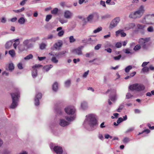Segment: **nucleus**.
<instances>
[{
  "label": "nucleus",
  "instance_id": "1",
  "mask_svg": "<svg viewBox=\"0 0 154 154\" xmlns=\"http://www.w3.org/2000/svg\"><path fill=\"white\" fill-rule=\"evenodd\" d=\"M12 99V103L10 107L11 109H14L17 105V102L20 97V93L18 89L16 88L14 92L10 94Z\"/></svg>",
  "mask_w": 154,
  "mask_h": 154
},
{
  "label": "nucleus",
  "instance_id": "2",
  "mask_svg": "<svg viewBox=\"0 0 154 154\" xmlns=\"http://www.w3.org/2000/svg\"><path fill=\"white\" fill-rule=\"evenodd\" d=\"M144 11V7L141 6L138 10L134 12L131 13L129 17L131 18L136 19L140 17L143 14Z\"/></svg>",
  "mask_w": 154,
  "mask_h": 154
},
{
  "label": "nucleus",
  "instance_id": "3",
  "mask_svg": "<svg viewBox=\"0 0 154 154\" xmlns=\"http://www.w3.org/2000/svg\"><path fill=\"white\" fill-rule=\"evenodd\" d=\"M150 40V38L149 37L140 38L139 40L138 43L143 49L146 50L150 45L149 43Z\"/></svg>",
  "mask_w": 154,
  "mask_h": 154
},
{
  "label": "nucleus",
  "instance_id": "4",
  "mask_svg": "<svg viewBox=\"0 0 154 154\" xmlns=\"http://www.w3.org/2000/svg\"><path fill=\"white\" fill-rule=\"evenodd\" d=\"M86 119L88 122L89 125L91 127H93L97 124V121L94 115L91 114L86 116Z\"/></svg>",
  "mask_w": 154,
  "mask_h": 154
},
{
  "label": "nucleus",
  "instance_id": "5",
  "mask_svg": "<svg viewBox=\"0 0 154 154\" xmlns=\"http://www.w3.org/2000/svg\"><path fill=\"white\" fill-rule=\"evenodd\" d=\"M42 66V65L37 64L32 66L33 70L32 71V75L33 78H35L37 75V71L36 68Z\"/></svg>",
  "mask_w": 154,
  "mask_h": 154
},
{
  "label": "nucleus",
  "instance_id": "6",
  "mask_svg": "<svg viewBox=\"0 0 154 154\" xmlns=\"http://www.w3.org/2000/svg\"><path fill=\"white\" fill-rule=\"evenodd\" d=\"M120 21L119 17H116L110 23L109 26V28L112 29L116 27Z\"/></svg>",
  "mask_w": 154,
  "mask_h": 154
},
{
  "label": "nucleus",
  "instance_id": "7",
  "mask_svg": "<svg viewBox=\"0 0 154 154\" xmlns=\"http://www.w3.org/2000/svg\"><path fill=\"white\" fill-rule=\"evenodd\" d=\"M65 111L67 114L69 115H72L74 113L75 109L74 107L69 106L65 108Z\"/></svg>",
  "mask_w": 154,
  "mask_h": 154
},
{
  "label": "nucleus",
  "instance_id": "8",
  "mask_svg": "<svg viewBox=\"0 0 154 154\" xmlns=\"http://www.w3.org/2000/svg\"><path fill=\"white\" fill-rule=\"evenodd\" d=\"M30 41V39H26L23 42V45L27 50L32 48L33 47L32 44H29Z\"/></svg>",
  "mask_w": 154,
  "mask_h": 154
},
{
  "label": "nucleus",
  "instance_id": "9",
  "mask_svg": "<svg viewBox=\"0 0 154 154\" xmlns=\"http://www.w3.org/2000/svg\"><path fill=\"white\" fill-rule=\"evenodd\" d=\"M42 94L41 93L38 92L36 94L35 99V104L36 106L39 105V99H40L42 98Z\"/></svg>",
  "mask_w": 154,
  "mask_h": 154
},
{
  "label": "nucleus",
  "instance_id": "10",
  "mask_svg": "<svg viewBox=\"0 0 154 154\" xmlns=\"http://www.w3.org/2000/svg\"><path fill=\"white\" fill-rule=\"evenodd\" d=\"M53 149L55 152L57 154H62L63 153L62 147L60 146H55L53 148Z\"/></svg>",
  "mask_w": 154,
  "mask_h": 154
},
{
  "label": "nucleus",
  "instance_id": "11",
  "mask_svg": "<svg viewBox=\"0 0 154 154\" xmlns=\"http://www.w3.org/2000/svg\"><path fill=\"white\" fill-rule=\"evenodd\" d=\"M63 45L62 41L61 40L55 43L53 45L54 48L56 50H59Z\"/></svg>",
  "mask_w": 154,
  "mask_h": 154
},
{
  "label": "nucleus",
  "instance_id": "12",
  "mask_svg": "<svg viewBox=\"0 0 154 154\" xmlns=\"http://www.w3.org/2000/svg\"><path fill=\"white\" fill-rule=\"evenodd\" d=\"M72 16V13L68 10L66 11L64 13V17L67 19L71 18Z\"/></svg>",
  "mask_w": 154,
  "mask_h": 154
},
{
  "label": "nucleus",
  "instance_id": "13",
  "mask_svg": "<svg viewBox=\"0 0 154 154\" xmlns=\"http://www.w3.org/2000/svg\"><path fill=\"white\" fill-rule=\"evenodd\" d=\"M83 48L82 46L79 47L77 48L74 50L73 51V52L79 55H82V50Z\"/></svg>",
  "mask_w": 154,
  "mask_h": 154
},
{
  "label": "nucleus",
  "instance_id": "14",
  "mask_svg": "<svg viewBox=\"0 0 154 154\" xmlns=\"http://www.w3.org/2000/svg\"><path fill=\"white\" fill-rule=\"evenodd\" d=\"M137 91H139L143 90L145 89V86L141 84L137 83Z\"/></svg>",
  "mask_w": 154,
  "mask_h": 154
},
{
  "label": "nucleus",
  "instance_id": "15",
  "mask_svg": "<svg viewBox=\"0 0 154 154\" xmlns=\"http://www.w3.org/2000/svg\"><path fill=\"white\" fill-rule=\"evenodd\" d=\"M69 123L66 121L64 119H61L60 120V126L63 127H65L69 124Z\"/></svg>",
  "mask_w": 154,
  "mask_h": 154
},
{
  "label": "nucleus",
  "instance_id": "16",
  "mask_svg": "<svg viewBox=\"0 0 154 154\" xmlns=\"http://www.w3.org/2000/svg\"><path fill=\"white\" fill-rule=\"evenodd\" d=\"M137 83H135L133 85H131L129 86V88L131 91L135 90L137 91Z\"/></svg>",
  "mask_w": 154,
  "mask_h": 154
},
{
  "label": "nucleus",
  "instance_id": "17",
  "mask_svg": "<svg viewBox=\"0 0 154 154\" xmlns=\"http://www.w3.org/2000/svg\"><path fill=\"white\" fill-rule=\"evenodd\" d=\"M128 26L125 28V30H128L130 29L134 28L135 26L134 23H132L129 24L128 25Z\"/></svg>",
  "mask_w": 154,
  "mask_h": 154
},
{
  "label": "nucleus",
  "instance_id": "18",
  "mask_svg": "<svg viewBox=\"0 0 154 154\" xmlns=\"http://www.w3.org/2000/svg\"><path fill=\"white\" fill-rule=\"evenodd\" d=\"M18 48L20 52H23L25 51H27V50L26 48L24 45H20L18 46Z\"/></svg>",
  "mask_w": 154,
  "mask_h": 154
},
{
  "label": "nucleus",
  "instance_id": "19",
  "mask_svg": "<svg viewBox=\"0 0 154 154\" xmlns=\"http://www.w3.org/2000/svg\"><path fill=\"white\" fill-rule=\"evenodd\" d=\"M136 26L138 29L141 30H143L146 27V26L145 25L139 24H137Z\"/></svg>",
  "mask_w": 154,
  "mask_h": 154
},
{
  "label": "nucleus",
  "instance_id": "20",
  "mask_svg": "<svg viewBox=\"0 0 154 154\" xmlns=\"http://www.w3.org/2000/svg\"><path fill=\"white\" fill-rule=\"evenodd\" d=\"M58 88V84L57 82H55L52 85V89L54 91H56Z\"/></svg>",
  "mask_w": 154,
  "mask_h": 154
},
{
  "label": "nucleus",
  "instance_id": "21",
  "mask_svg": "<svg viewBox=\"0 0 154 154\" xmlns=\"http://www.w3.org/2000/svg\"><path fill=\"white\" fill-rule=\"evenodd\" d=\"M14 43L13 44V46L15 49H16L17 47L19 44L20 42L18 39H16Z\"/></svg>",
  "mask_w": 154,
  "mask_h": 154
},
{
  "label": "nucleus",
  "instance_id": "22",
  "mask_svg": "<svg viewBox=\"0 0 154 154\" xmlns=\"http://www.w3.org/2000/svg\"><path fill=\"white\" fill-rule=\"evenodd\" d=\"M18 21L20 24H22L25 23V20L23 17H21L19 19Z\"/></svg>",
  "mask_w": 154,
  "mask_h": 154
},
{
  "label": "nucleus",
  "instance_id": "23",
  "mask_svg": "<svg viewBox=\"0 0 154 154\" xmlns=\"http://www.w3.org/2000/svg\"><path fill=\"white\" fill-rule=\"evenodd\" d=\"M12 43L11 42H7L5 45V47L6 48L8 49L11 46Z\"/></svg>",
  "mask_w": 154,
  "mask_h": 154
},
{
  "label": "nucleus",
  "instance_id": "24",
  "mask_svg": "<svg viewBox=\"0 0 154 154\" xmlns=\"http://www.w3.org/2000/svg\"><path fill=\"white\" fill-rule=\"evenodd\" d=\"M111 17L110 15L109 14H106L105 15L102 16L101 17V18L102 19H105L107 18H109Z\"/></svg>",
  "mask_w": 154,
  "mask_h": 154
},
{
  "label": "nucleus",
  "instance_id": "25",
  "mask_svg": "<svg viewBox=\"0 0 154 154\" xmlns=\"http://www.w3.org/2000/svg\"><path fill=\"white\" fill-rule=\"evenodd\" d=\"M141 46L140 44L137 45L135 46L133 48V50L135 51H137L141 48Z\"/></svg>",
  "mask_w": 154,
  "mask_h": 154
},
{
  "label": "nucleus",
  "instance_id": "26",
  "mask_svg": "<svg viewBox=\"0 0 154 154\" xmlns=\"http://www.w3.org/2000/svg\"><path fill=\"white\" fill-rule=\"evenodd\" d=\"M33 57V55L32 54H30L25 57L24 58V59L25 60H29V59H32Z\"/></svg>",
  "mask_w": 154,
  "mask_h": 154
},
{
  "label": "nucleus",
  "instance_id": "27",
  "mask_svg": "<svg viewBox=\"0 0 154 154\" xmlns=\"http://www.w3.org/2000/svg\"><path fill=\"white\" fill-rule=\"evenodd\" d=\"M8 53L12 57H14L15 54L14 51L13 50L9 51L8 52Z\"/></svg>",
  "mask_w": 154,
  "mask_h": 154
},
{
  "label": "nucleus",
  "instance_id": "28",
  "mask_svg": "<svg viewBox=\"0 0 154 154\" xmlns=\"http://www.w3.org/2000/svg\"><path fill=\"white\" fill-rule=\"evenodd\" d=\"M53 66L52 65H48L44 67V68L46 70V71H48L50 69L52 68Z\"/></svg>",
  "mask_w": 154,
  "mask_h": 154
},
{
  "label": "nucleus",
  "instance_id": "29",
  "mask_svg": "<svg viewBox=\"0 0 154 154\" xmlns=\"http://www.w3.org/2000/svg\"><path fill=\"white\" fill-rule=\"evenodd\" d=\"M132 68V66H131V65H130V66H129L127 67H126L125 68V72H128L129 71H130V69H131Z\"/></svg>",
  "mask_w": 154,
  "mask_h": 154
},
{
  "label": "nucleus",
  "instance_id": "30",
  "mask_svg": "<svg viewBox=\"0 0 154 154\" xmlns=\"http://www.w3.org/2000/svg\"><path fill=\"white\" fill-rule=\"evenodd\" d=\"M58 10L57 8H55L53 10L51 11V13L52 14H56L57 13Z\"/></svg>",
  "mask_w": 154,
  "mask_h": 154
},
{
  "label": "nucleus",
  "instance_id": "31",
  "mask_svg": "<svg viewBox=\"0 0 154 154\" xmlns=\"http://www.w3.org/2000/svg\"><path fill=\"white\" fill-rule=\"evenodd\" d=\"M8 68L10 70L12 71L14 69V66L12 63H9L8 66Z\"/></svg>",
  "mask_w": 154,
  "mask_h": 154
},
{
  "label": "nucleus",
  "instance_id": "32",
  "mask_svg": "<svg viewBox=\"0 0 154 154\" xmlns=\"http://www.w3.org/2000/svg\"><path fill=\"white\" fill-rule=\"evenodd\" d=\"M102 29V28L101 27H99L97 29L94 30L93 31V32L94 33H97L101 31Z\"/></svg>",
  "mask_w": 154,
  "mask_h": 154
},
{
  "label": "nucleus",
  "instance_id": "33",
  "mask_svg": "<svg viewBox=\"0 0 154 154\" xmlns=\"http://www.w3.org/2000/svg\"><path fill=\"white\" fill-rule=\"evenodd\" d=\"M149 68L146 66L144 67L142 69L143 72H147L149 71Z\"/></svg>",
  "mask_w": 154,
  "mask_h": 154
},
{
  "label": "nucleus",
  "instance_id": "34",
  "mask_svg": "<svg viewBox=\"0 0 154 154\" xmlns=\"http://www.w3.org/2000/svg\"><path fill=\"white\" fill-rule=\"evenodd\" d=\"M46 45L45 43H42L40 45V48L42 50H43L45 48Z\"/></svg>",
  "mask_w": 154,
  "mask_h": 154
},
{
  "label": "nucleus",
  "instance_id": "35",
  "mask_svg": "<svg viewBox=\"0 0 154 154\" xmlns=\"http://www.w3.org/2000/svg\"><path fill=\"white\" fill-rule=\"evenodd\" d=\"M94 17L93 15V14L89 15L87 17V20L88 21H91Z\"/></svg>",
  "mask_w": 154,
  "mask_h": 154
},
{
  "label": "nucleus",
  "instance_id": "36",
  "mask_svg": "<svg viewBox=\"0 0 154 154\" xmlns=\"http://www.w3.org/2000/svg\"><path fill=\"white\" fill-rule=\"evenodd\" d=\"M69 42L70 43H72L75 41V39L74 38L73 36H71L69 37Z\"/></svg>",
  "mask_w": 154,
  "mask_h": 154
},
{
  "label": "nucleus",
  "instance_id": "37",
  "mask_svg": "<svg viewBox=\"0 0 154 154\" xmlns=\"http://www.w3.org/2000/svg\"><path fill=\"white\" fill-rule=\"evenodd\" d=\"M52 16L51 15H48L46 16V18L45 19L46 21L48 22L49 20L52 18Z\"/></svg>",
  "mask_w": 154,
  "mask_h": 154
},
{
  "label": "nucleus",
  "instance_id": "38",
  "mask_svg": "<svg viewBox=\"0 0 154 154\" xmlns=\"http://www.w3.org/2000/svg\"><path fill=\"white\" fill-rule=\"evenodd\" d=\"M81 106L82 108L83 109H84L85 108L87 107V103L86 102H84L82 103Z\"/></svg>",
  "mask_w": 154,
  "mask_h": 154
},
{
  "label": "nucleus",
  "instance_id": "39",
  "mask_svg": "<svg viewBox=\"0 0 154 154\" xmlns=\"http://www.w3.org/2000/svg\"><path fill=\"white\" fill-rule=\"evenodd\" d=\"M64 32L63 30H61V31H59L58 34V35L59 37L62 36L64 34Z\"/></svg>",
  "mask_w": 154,
  "mask_h": 154
},
{
  "label": "nucleus",
  "instance_id": "40",
  "mask_svg": "<svg viewBox=\"0 0 154 154\" xmlns=\"http://www.w3.org/2000/svg\"><path fill=\"white\" fill-rule=\"evenodd\" d=\"M51 60L52 62L55 63H57L58 62V60L55 57H53L52 58Z\"/></svg>",
  "mask_w": 154,
  "mask_h": 154
},
{
  "label": "nucleus",
  "instance_id": "41",
  "mask_svg": "<svg viewBox=\"0 0 154 154\" xmlns=\"http://www.w3.org/2000/svg\"><path fill=\"white\" fill-rule=\"evenodd\" d=\"M53 35L52 34H50L48 35V37L47 38H45L43 39L44 40L49 39H51L53 38Z\"/></svg>",
  "mask_w": 154,
  "mask_h": 154
},
{
  "label": "nucleus",
  "instance_id": "42",
  "mask_svg": "<svg viewBox=\"0 0 154 154\" xmlns=\"http://www.w3.org/2000/svg\"><path fill=\"white\" fill-rule=\"evenodd\" d=\"M65 53L64 52V51H62L61 52H60L59 53H58L57 54H56L55 56L57 57H59L61 56L62 55L64 54Z\"/></svg>",
  "mask_w": 154,
  "mask_h": 154
},
{
  "label": "nucleus",
  "instance_id": "43",
  "mask_svg": "<svg viewBox=\"0 0 154 154\" xmlns=\"http://www.w3.org/2000/svg\"><path fill=\"white\" fill-rule=\"evenodd\" d=\"M147 30L149 32H152L153 31V27L152 26H150L147 28Z\"/></svg>",
  "mask_w": 154,
  "mask_h": 154
},
{
  "label": "nucleus",
  "instance_id": "44",
  "mask_svg": "<svg viewBox=\"0 0 154 154\" xmlns=\"http://www.w3.org/2000/svg\"><path fill=\"white\" fill-rule=\"evenodd\" d=\"M122 44L120 42H117L116 44V47L117 48H120L122 47Z\"/></svg>",
  "mask_w": 154,
  "mask_h": 154
},
{
  "label": "nucleus",
  "instance_id": "45",
  "mask_svg": "<svg viewBox=\"0 0 154 154\" xmlns=\"http://www.w3.org/2000/svg\"><path fill=\"white\" fill-rule=\"evenodd\" d=\"M101 45L100 44H97L96 46L94 47V49L95 50H99L101 47Z\"/></svg>",
  "mask_w": 154,
  "mask_h": 154
},
{
  "label": "nucleus",
  "instance_id": "46",
  "mask_svg": "<svg viewBox=\"0 0 154 154\" xmlns=\"http://www.w3.org/2000/svg\"><path fill=\"white\" fill-rule=\"evenodd\" d=\"M70 83L71 82L70 80L67 81L65 83V86L67 87H69L70 85Z\"/></svg>",
  "mask_w": 154,
  "mask_h": 154
},
{
  "label": "nucleus",
  "instance_id": "47",
  "mask_svg": "<svg viewBox=\"0 0 154 154\" xmlns=\"http://www.w3.org/2000/svg\"><path fill=\"white\" fill-rule=\"evenodd\" d=\"M150 132V131L148 129H146L143 131L142 132L139 133L138 134V135H139L140 134H143L144 132H146V133L147 134H148V133H149Z\"/></svg>",
  "mask_w": 154,
  "mask_h": 154
},
{
  "label": "nucleus",
  "instance_id": "48",
  "mask_svg": "<svg viewBox=\"0 0 154 154\" xmlns=\"http://www.w3.org/2000/svg\"><path fill=\"white\" fill-rule=\"evenodd\" d=\"M132 97L133 95L129 93H128L126 95V98L128 99Z\"/></svg>",
  "mask_w": 154,
  "mask_h": 154
},
{
  "label": "nucleus",
  "instance_id": "49",
  "mask_svg": "<svg viewBox=\"0 0 154 154\" xmlns=\"http://www.w3.org/2000/svg\"><path fill=\"white\" fill-rule=\"evenodd\" d=\"M129 141V139L128 137L124 138L123 140L124 143H127Z\"/></svg>",
  "mask_w": 154,
  "mask_h": 154
},
{
  "label": "nucleus",
  "instance_id": "50",
  "mask_svg": "<svg viewBox=\"0 0 154 154\" xmlns=\"http://www.w3.org/2000/svg\"><path fill=\"white\" fill-rule=\"evenodd\" d=\"M122 56L121 55H119L118 56L114 57V59L115 60H119L121 58Z\"/></svg>",
  "mask_w": 154,
  "mask_h": 154
},
{
  "label": "nucleus",
  "instance_id": "51",
  "mask_svg": "<svg viewBox=\"0 0 154 154\" xmlns=\"http://www.w3.org/2000/svg\"><path fill=\"white\" fill-rule=\"evenodd\" d=\"M17 66L19 69H23L22 64L21 63H20L18 64Z\"/></svg>",
  "mask_w": 154,
  "mask_h": 154
},
{
  "label": "nucleus",
  "instance_id": "52",
  "mask_svg": "<svg viewBox=\"0 0 154 154\" xmlns=\"http://www.w3.org/2000/svg\"><path fill=\"white\" fill-rule=\"evenodd\" d=\"M123 121V119L122 118H119L117 121V123L118 124H119L120 123L122 122Z\"/></svg>",
  "mask_w": 154,
  "mask_h": 154
},
{
  "label": "nucleus",
  "instance_id": "53",
  "mask_svg": "<svg viewBox=\"0 0 154 154\" xmlns=\"http://www.w3.org/2000/svg\"><path fill=\"white\" fill-rule=\"evenodd\" d=\"M147 126L149 128L152 130L154 129V126H151V125L150 124L148 123L147 124Z\"/></svg>",
  "mask_w": 154,
  "mask_h": 154
},
{
  "label": "nucleus",
  "instance_id": "54",
  "mask_svg": "<svg viewBox=\"0 0 154 154\" xmlns=\"http://www.w3.org/2000/svg\"><path fill=\"white\" fill-rule=\"evenodd\" d=\"M66 119L68 121H71L73 120L74 118L73 117H66Z\"/></svg>",
  "mask_w": 154,
  "mask_h": 154
},
{
  "label": "nucleus",
  "instance_id": "55",
  "mask_svg": "<svg viewBox=\"0 0 154 154\" xmlns=\"http://www.w3.org/2000/svg\"><path fill=\"white\" fill-rule=\"evenodd\" d=\"M38 60L39 61H42V60L45 59L46 58L45 57H38Z\"/></svg>",
  "mask_w": 154,
  "mask_h": 154
},
{
  "label": "nucleus",
  "instance_id": "56",
  "mask_svg": "<svg viewBox=\"0 0 154 154\" xmlns=\"http://www.w3.org/2000/svg\"><path fill=\"white\" fill-rule=\"evenodd\" d=\"M60 22L62 24H63L64 23H66L67 22V20L64 19H60Z\"/></svg>",
  "mask_w": 154,
  "mask_h": 154
},
{
  "label": "nucleus",
  "instance_id": "57",
  "mask_svg": "<svg viewBox=\"0 0 154 154\" xmlns=\"http://www.w3.org/2000/svg\"><path fill=\"white\" fill-rule=\"evenodd\" d=\"M122 30H119L116 31V36H117L119 34H120L121 31H122Z\"/></svg>",
  "mask_w": 154,
  "mask_h": 154
},
{
  "label": "nucleus",
  "instance_id": "58",
  "mask_svg": "<svg viewBox=\"0 0 154 154\" xmlns=\"http://www.w3.org/2000/svg\"><path fill=\"white\" fill-rule=\"evenodd\" d=\"M27 1V0H23L20 3V5L22 6L23 5L26 3V2Z\"/></svg>",
  "mask_w": 154,
  "mask_h": 154
},
{
  "label": "nucleus",
  "instance_id": "59",
  "mask_svg": "<svg viewBox=\"0 0 154 154\" xmlns=\"http://www.w3.org/2000/svg\"><path fill=\"white\" fill-rule=\"evenodd\" d=\"M89 72V70L85 72L83 75V77L84 78H86L87 75H88Z\"/></svg>",
  "mask_w": 154,
  "mask_h": 154
},
{
  "label": "nucleus",
  "instance_id": "60",
  "mask_svg": "<svg viewBox=\"0 0 154 154\" xmlns=\"http://www.w3.org/2000/svg\"><path fill=\"white\" fill-rule=\"evenodd\" d=\"M6 21V20L5 18L4 17H2L1 20V22L3 23H5Z\"/></svg>",
  "mask_w": 154,
  "mask_h": 154
},
{
  "label": "nucleus",
  "instance_id": "61",
  "mask_svg": "<svg viewBox=\"0 0 154 154\" xmlns=\"http://www.w3.org/2000/svg\"><path fill=\"white\" fill-rule=\"evenodd\" d=\"M100 4L104 7H106V5L105 3V2L104 1H103L102 0L100 1Z\"/></svg>",
  "mask_w": 154,
  "mask_h": 154
},
{
  "label": "nucleus",
  "instance_id": "62",
  "mask_svg": "<svg viewBox=\"0 0 154 154\" xmlns=\"http://www.w3.org/2000/svg\"><path fill=\"white\" fill-rule=\"evenodd\" d=\"M134 129V128L133 127L127 130V131H126V132H131L133 131Z\"/></svg>",
  "mask_w": 154,
  "mask_h": 154
},
{
  "label": "nucleus",
  "instance_id": "63",
  "mask_svg": "<svg viewBox=\"0 0 154 154\" xmlns=\"http://www.w3.org/2000/svg\"><path fill=\"white\" fill-rule=\"evenodd\" d=\"M149 63V62H144L143 63L142 65V66L143 67H144L145 66L147 65V64Z\"/></svg>",
  "mask_w": 154,
  "mask_h": 154
},
{
  "label": "nucleus",
  "instance_id": "64",
  "mask_svg": "<svg viewBox=\"0 0 154 154\" xmlns=\"http://www.w3.org/2000/svg\"><path fill=\"white\" fill-rule=\"evenodd\" d=\"M121 37H124L126 36V34L122 31H121L120 33Z\"/></svg>",
  "mask_w": 154,
  "mask_h": 154
}]
</instances>
